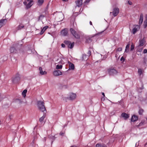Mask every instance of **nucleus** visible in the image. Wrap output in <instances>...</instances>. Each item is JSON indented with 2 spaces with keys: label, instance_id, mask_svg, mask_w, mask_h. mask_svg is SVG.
Segmentation results:
<instances>
[{
  "label": "nucleus",
  "instance_id": "f257e3e1",
  "mask_svg": "<svg viewBox=\"0 0 147 147\" xmlns=\"http://www.w3.org/2000/svg\"><path fill=\"white\" fill-rule=\"evenodd\" d=\"M77 96V94L76 93L70 92L67 94L66 98L70 100L73 101L76 99Z\"/></svg>",
  "mask_w": 147,
  "mask_h": 147
},
{
  "label": "nucleus",
  "instance_id": "f03ea898",
  "mask_svg": "<svg viewBox=\"0 0 147 147\" xmlns=\"http://www.w3.org/2000/svg\"><path fill=\"white\" fill-rule=\"evenodd\" d=\"M37 105L39 109L41 111L43 112L46 111V109L44 106V103L43 101H38L37 102Z\"/></svg>",
  "mask_w": 147,
  "mask_h": 147
},
{
  "label": "nucleus",
  "instance_id": "7ed1b4c3",
  "mask_svg": "<svg viewBox=\"0 0 147 147\" xmlns=\"http://www.w3.org/2000/svg\"><path fill=\"white\" fill-rule=\"evenodd\" d=\"M24 4L26 6V8L27 9L30 8L33 4V0H26L24 2Z\"/></svg>",
  "mask_w": 147,
  "mask_h": 147
},
{
  "label": "nucleus",
  "instance_id": "20e7f679",
  "mask_svg": "<svg viewBox=\"0 0 147 147\" xmlns=\"http://www.w3.org/2000/svg\"><path fill=\"white\" fill-rule=\"evenodd\" d=\"M56 64H57L56 65V69L58 70L61 69L63 67V65L65 63V62L63 60L61 59L58 63H56Z\"/></svg>",
  "mask_w": 147,
  "mask_h": 147
},
{
  "label": "nucleus",
  "instance_id": "39448f33",
  "mask_svg": "<svg viewBox=\"0 0 147 147\" xmlns=\"http://www.w3.org/2000/svg\"><path fill=\"white\" fill-rule=\"evenodd\" d=\"M107 71L109 75L113 76L116 75L118 73L117 71L113 68H109L108 69Z\"/></svg>",
  "mask_w": 147,
  "mask_h": 147
},
{
  "label": "nucleus",
  "instance_id": "423d86ee",
  "mask_svg": "<svg viewBox=\"0 0 147 147\" xmlns=\"http://www.w3.org/2000/svg\"><path fill=\"white\" fill-rule=\"evenodd\" d=\"M70 31L73 35L76 38H78L80 37L79 34L72 28L70 29Z\"/></svg>",
  "mask_w": 147,
  "mask_h": 147
},
{
  "label": "nucleus",
  "instance_id": "0eeeda50",
  "mask_svg": "<svg viewBox=\"0 0 147 147\" xmlns=\"http://www.w3.org/2000/svg\"><path fill=\"white\" fill-rule=\"evenodd\" d=\"M140 26L138 25H135L134 26L132 32L133 34H135L140 29Z\"/></svg>",
  "mask_w": 147,
  "mask_h": 147
},
{
  "label": "nucleus",
  "instance_id": "6e6552de",
  "mask_svg": "<svg viewBox=\"0 0 147 147\" xmlns=\"http://www.w3.org/2000/svg\"><path fill=\"white\" fill-rule=\"evenodd\" d=\"M19 75L17 74L12 78V81L13 83H16L20 80Z\"/></svg>",
  "mask_w": 147,
  "mask_h": 147
},
{
  "label": "nucleus",
  "instance_id": "1a4fd4ad",
  "mask_svg": "<svg viewBox=\"0 0 147 147\" xmlns=\"http://www.w3.org/2000/svg\"><path fill=\"white\" fill-rule=\"evenodd\" d=\"M64 43L66 45H68V47L72 49L73 47L74 46V43L73 42L72 43H71L70 42L67 41H65L64 42Z\"/></svg>",
  "mask_w": 147,
  "mask_h": 147
},
{
  "label": "nucleus",
  "instance_id": "9d476101",
  "mask_svg": "<svg viewBox=\"0 0 147 147\" xmlns=\"http://www.w3.org/2000/svg\"><path fill=\"white\" fill-rule=\"evenodd\" d=\"M119 9L118 8H115L113 9L112 13L114 16H116L119 13Z\"/></svg>",
  "mask_w": 147,
  "mask_h": 147
},
{
  "label": "nucleus",
  "instance_id": "9b49d317",
  "mask_svg": "<svg viewBox=\"0 0 147 147\" xmlns=\"http://www.w3.org/2000/svg\"><path fill=\"white\" fill-rule=\"evenodd\" d=\"M53 74L55 76H58L62 74V72L59 70H56L53 72Z\"/></svg>",
  "mask_w": 147,
  "mask_h": 147
},
{
  "label": "nucleus",
  "instance_id": "f8f14e48",
  "mask_svg": "<svg viewBox=\"0 0 147 147\" xmlns=\"http://www.w3.org/2000/svg\"><path fill=\"white\" fill-rule=\"evenodd\" d=\"M69 68V70H73L75 68V66L71 62H68Z\"/></svg>",
  "mask_w": 147,
  "mask_h": 147
},
{
  "label": "nucleus",
  "instance_id": "ddd939ff",
  "mask_svg": "<svg viewBox=\"0 0 147 147\" xmlns=\"http://www.w3.org/2000/svg\"><path fill=\"white\" fill-rule=\"evenodd\" d=\"M7 20L6 19H1L0 20V26L2 27L6 23Z\"/></svg>",
  "mask_w": 147,
  "mask_h": 147
},
{
  "label": "nucleus",
  "instance_id": "4468645a",
  "mask_svg": "<svg viewBox=\"0 0 147 147\" xmlns=\"http://www.w3.org/2000/svg\"><path fill=\"white\" fill-rule=\"evenodd\" d=\"M76 5L78 7L81 6L82 3V0H78L75 1Z\"/></svg>",
  "mask_w": 147,
  "mask_h": 147
},
{
  "label": "nucleus",
  "instance_id": "2eb2a0df",
  "mask_svg": "<svg viewBox=\"0 0 147 147\" xmlns=\"http://www.w3.org/2000/svg\"><path fill=\"white\" fill-rule=\"evenodd\" d=\"M39 73L41 75H44L47 74V72L46 71H43L42 68L41 67H40L39 68Z\"/></svg>",
  "mask_w": 147,
  "mask_h": 147
},
{
  "label": "nucleus",
  "instance_id": "dca6fc26",
  "mask_svg": "<svg viewBox=\"0 0 147 147\" xmlns=\"http://www.w3.org/2000/svg\"><path fill=\"white\" fill-rule=\"evenodd\" d=\"M61 35L65 36L67 34V29H64L62 30L61 32Z\"/></svg>",
  "mask_w": 147,
  "mask_h": 147
},
{
  "label": "nucleus",
  "instance_id": "f3484780",
  "mask_svg": "<svg viewBox=\"0 0 147 147\" xmlns=\"http://www.w3.org/2000/svg\"><path fill=\"white\" fill-rule=\"evenodd\" d=\"M48 26H47L44 27L42 29L41 32L40 33V35L42 34L48 28Z\"/></svg>",
  "mask_w": 147,
  "mask_h": 147
},
{
  "label": "nucleus",
  "instance_id": "a211bd4d",
  "mask_svg": "<svg viewBox=\"0 0 147 147\" xmlns=\"http://www.w3.org/2000/svg\"><path fill=\"white\" fill-rule=\"evenodd\" d=\"M138 119V117L136 115H134L132 116L131 120L132 121L134 122L137 121Z\"/></svg>",
  "mask_w": 147,
  "mask_h": 147
},
{
  "label": "nucleus",
  "instance_id": "6ab92c4d",
  "mask_svg": "<svg viewBox=\"0 0 147 147\" xmlns=\"http://www.w3.org/2000/svg\"><path fill=\"white\" fill-rule=\"evenodd\" d=\"M121 116L126 119L129 117V115L125 113H123L121 114Z\"/></svg>",
  "mask_w": 147,
  "mask_h": 147
},
{
  "label": "nucleus",
  "instance_id": "aec40b11",
  "mask_svg": "<svg viewBox=\"0 0 147 147\" xmlns=\"http://www.w3.org/2000/svg\"><path fill=\"white\" fill-rule=\"evenodd\" d=\"M143 16L142 14H141L140 16L139 19V23L140 24H141L143 22Z\"/></svg>",
  "mask_w": 147,
  "mask_h": 147
},
{
  "label": "nucleus",
  "instance_id": "412c9836",
  "mask_svg": "<svg viewBox=\"0 0 147 147\" xmlns=\"http://www.w3.org/2000/svg\"><path fill=\"white\" fill-rule=\"evenodd\" d=\"M140 46H142L144 45L145 43V41L144 39H141L140 40Z\"/></svg>",
  "mask_w": 147,
  "mask_h": 147
},
{
  "label": "nucleus",
  "instance_id": "4be33fe9",
  "mask_svg": "<svg viewBox=\"0 0 147 147\" xmlns=\"http://www.w3.org/2000/svg\"><path fill=\"white\" fill-rule=\"evenodd\" d=\"M27 90L25 89L23 91L22 93V95L24 98H25L26 96V94L27 92Z\"/></svg>",
  "mask_w": 147,
  "mask_h": 147
},
{
  "label": "nucleus",
  "instance_id": "5701e85b",
  "mask_svg": "<svg viewBox=\"0 0 147 147\" xmlns=\"http://www.w3.org/2000/svg\"><path fill=\"white\" fill-rule=\"evenodd\" d=\"M24 26L22 24H20L17 27V30L21 29L24 28Z\"/></svg>",
  "mask_w": 147,
  "mask_h": 147
},
{
  "label": "nucleus",
  "instance_id": "b1692460",
  "mask_svg": "<svg viewBox=\"0 0 147 147\" xmlns=\"http://www.w3.org/2000/svg\"><path fill=\"white\" fill-rule=\"evenodd\" d=\"M96 147H107L105 145L99 144H96Z\"/></svg>",
  "mask_w": 147,
  "mask_h": 147
},
{
  "label": "nucleus",
  "instance_id": "393cba45",
  "mask_svg": "<svg viewBox=\"0 0 147 147\" xmlns=\"http://www.w3.org/2000/svg\"><path fill=\"white\" fill-rule=\"evenodd\" d=\"M143 72V70L142 69H138V73L139 76H141Z\"/></svg>",
  "mask_w": 147,
  "mask_h": 147
},
{
  "label": "nucleus",
  "instance_id": "a878e982",
  "mask_svg": "<svg viewBox=\"0 0 147 147\" xmlns=\"http://www.w3.org/2000/svg\"><path fill=\"white\" fill-rule=\"evenodd\" d=\"M129 44H127L125 47V52L126 53H127L128 52L129 50Z\"/></svg>",
  "mask_w": 147,
  "mask_h": 147
},
{
  "label": "nucleus",
  "instance_id": "bb28decb",
  "mask_svg": "<svg viewBox=\"0 0 147 147\" xmlns=\"http://www.w3.org/2000/svg\"><path fill=\"white\" fill-rule=\"evenodd\" d=\"M45 115H44L42 117H40L39 119V121L40 122H42L45 118Z\"/></svg>",
  "mask_w": 147,
  "mask_h": 147
},
{
  "label": "nucleus",
  "instance_id": "cd10ccee",
  "mask_svg": "<svg viewBox=\"0 0 147 147\" xmlns=\"http://www.w3.org/2000/svg\"><path fill=\"white\" fill-rule=\"evenodd\" d=\"M143 26L145 28H146L147 26V18L144 22Z\"/></svg>",
  "mask_w": 147,
  "mask_h": 147
},
{
  "label": "nucleus",
  "instance_id": "c85d7f7f",
  "mask_svg": "<svg viewBox=\"0 0 147 147\" xmlns=\"http://www.w3.org/2000/svg\"><path fill=\"white\" fill-rule=\"evenodd\" d=\"M10 52L11 53H15L16 50L15 48L13 47H11L10 49Z\"/></svg>",
  "mask_w": 147,
  "mask_h": 147
},
{
  "label": "nucleus",
  "instance_id": "c756f323",
  "mask_svg": "<svg viewBox=\"0 0 147 147\" xmlns=\"http://www.w3.org/2000/svg\"><path fill=\"white\" fill-rule=\"evenodd\" d=\"M44 2V0H38V5H40L42 4Z\"/></svg>",
  "mask_w": 147,
  "mask_h": 147
},
{
  "label": "nucleus",
  "instance_id": "7c9ffc66",
  "mask_svg": "<svg viewBox=\"0 0 147 147\" xmlns=\"http://www.w3.org/2000/svg\"><path fill=\"white\" fill-rule=\"evenodd\" d=\"M144 112V110L142 109H140L139 111V113L140 115H141Z\"/></svg>",
  "mask_w": 147,
  "mask_h": 147
},
{
  "label": "nucleus",
  "instance_id": "2f4dec72",
  "mask_svg": "<svg viewBox=\"0 0 147 147\" xmlns=\"http://www.w3.org/2000/svg\"><path fill=\"white\" fill-rule=\"evenodd\" d=\"M82 57L83 59L84 60L87 59L88 58V57L86 55H83Z\"/></svg>",
  "mask_w": 147,
  "mask_h": 147
},
{
  "label": "nucleus",
  "instance_id": "473e14b6",
  "mask_svg": "<svg viewBox=\"0 0 147 147\" xmlns=\"http://www.w3.org/2000/svg\"><path fill=\"white\" fill-rule=\"evenodd\" d=\"M134 48V45L133 44H132L131 45V48L130 49L131 51H132Z\"/></svg>",
  "mask_w": 147,
  "mask_h": 147
},
{
  "label": "nucleus",
  "instance_id": "72a5a7b5",
  "mask_svg": "<svg viewBox=\"0 0 147 147\" xmlns=\"http://www.w3.org/2000/svg\"><path fill=\"white\" fill-rule=\"evenodd\" d=\"M145 120H143L142 121L141 123H140L139 125H143L145 123Z\"/></svg>",
  "mask_w": 147,
  "mask_h": 147
},
{
  "label": "nucleus",
  "instance_id": "f704fd0d",
  "mask_svg": "<svg viewBox=\"0 0 147 147\" xmlns=\"http://www.w3.org/2000/svg\"><path fill=\"white\" fill-rule=\"evenodd\" d=\"M125 59L124 58V57H122L120 59V60L122 61L123 62H124L125 61Z\"/></svg>",
  "mask_w": 147,
  "mask_h": 147
},
{
  "label": "nucleus",
  "instance_id": "c9c22d12",
  "mask_svg": "<svg viewBox=\"0 0 147 147\" xmlns=\"http://www.w3.org/2000/svg\"><path fill=\"white\" fill-rule=\"evenodd\" d=\"M44 17V16L43 15H41L40 16L39 18L40 19H42V18Z\"/></svg>",
  "mask_w": 147,
  "mask_h": 147
},
{
  "label": "nucleus",
  "instance_id": "e433bc0d",
  "mask_svg": "<svg viewBox=\"0 0 147 147\" xmlns=\"http://www.w3.org/2000/svg\"><path fill=\"white\" fill-rule=\"evenodd\" d=\"M117 51H121L122 50V48L121 47H119L117 49Z\"/></svg>",
  "mask_w": 147,
  "mask_h": 147
},
{
  "label": "nucleus",
  "instance_id": "4c0bfd02",
  "mask_svg": "<svg viewBox=\"0 0 147 147\" xmlns=\"http://www.w3.org/2000/svg\"><path fill=\"white\" fill-rule=\"evenodd\" d=\"M64 134V132H61L60 133V135L61 136H63Z\"/></svg>",
  "mask_w": 147,
  "mask_h": 147
},
{
  "label": "nucleus",
  "instance_id": "58836bf2",
  "mask_svg": "<svg viewBox=\"0 0 147 147\" xmlns=\"http://www.w3.org/2000/svg\"><path fill=\"white\" fill-rule=\"evenodd\" d=\"M91 52L90 51H89L88 54V57L89 56H90L91 55Z\"/></svg>",
  "mask_w": 147,
  "mask_h": 147
},
{
  "label": "nucleus",
  "instance_id": "ea45409f",
  "mask_svg": "<svg viewBox=\"0 0 147 147\" xmlns=\"http://www.w3.org/2000/svg\"><path fill=\"white\" fill-rule=\"evenodd\" d=\"M128 4H129L130 5H131L132 4V3L130 1H128Z\"/></svg>",
  "mask_w": 147,
  "mask_h": 147
},
{
  "label": "nucleus",
  "instance_id": "a19ab883",
  "mask_svg": "<svg viewBox=\"0 0 147 147\" xmlns=\"http://www.w3.org/2000/svg\"><path fill=\"white\" fill-rule=\"evenodd\" d=\"M143 53H147V50L146 49H144L143 51Z\"/></svg>",
  "mask_w": 147,
  "mask_h": 147
},
{
  "label": "nucleus",
  "instance_id": "79ce46f5",
  "mask_svg": "<svg viewBox=\"0 0 147 147\" xmlns=\"http://www.w3.org/2000/svg\"><path fill=\"white\" fill-rule=\"evenodd\" d=\"M61 46L63 48H64L65 47V45L64 44H61Z\"/></svg>",
  "mask_w": 147,
  "mask_h": 147
},
{
  "label": "nucleus",
  "instance_id": "37998d69",
  "mask_svg": "<svg viewBox=\"0 0 147 147\" xmlns=\"http://www.w3.org/2000/svg\"><path fill=\"white\" fill-rule=\"evenodd\" d=\"M2 99V98L1 96V95L0 94V101H1Z\"/></svg>",
  "mask_w": 147,
  "mask_h": 147
},
{
  "label": "nucleus",
  "instance_id": "c03bdc74",
  "mask_svg": "<svg viewBox=\"0 0 147 147\" xmlns=\"http://www.w3.org/2000/svg\"><path fill=\"white\" fill-rule=\"evenodd\" d=\"M102 95H103V96H104V97H105V94L104 93L102 92Z\"/></svg>",
  "mask_w": 147,
  "mask_h": 147
},
{
  "label": "nucleus",
  "instance_id": "a18cd8bd",
  "mask_svg": "<svg viewBox=\"0 0 147 147\" xmlns=\"http://www.w3.org/2000/svg\"><path fill=\"white\" fill-rule=\"evenodd\" d=\"M90 25H92V22H91V21H90Z\"/></svg>",
  "mask_w": 147,
  "mask_h": 147
},
{
  "label": "nucleus",
  "instance_id": "49530a36",
  "mask_svg": "<svg viewBox=\"0 0 147 147\" xmlns=\"http://www.w3.org/2000/svg\"><path fill=\"white\" fill-rule=\"evenodd\" d=\"M102 100H104V97H102Z\"/></svg>",
  "mask_w": 147,
  "mask_h": 147
}]
</instances>
